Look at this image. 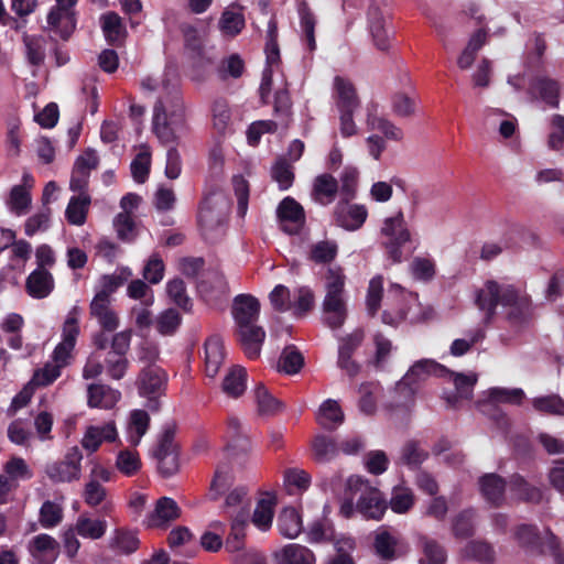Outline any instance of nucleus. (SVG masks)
I'll list each match as a JSON object with an SVG mask.
<instances>
[{"instance_id": "1", "label": "nucleus", "mask_w": 564, "mask_h": 564, "mask_svg": "<svg viewBox=\"0 0 564 564\" xmlns=\"http://www.w3.org/2000/svg\"><path fill=\"white\" fill-rule=\"evenodd\" d=\"M498 304L509 307L507 319L513 326L527 324L532 316V301L529 295L522 294L511 284L501 285L495 280H487L475 292V305L484 312L485 326L494 321Z\"/></svg>"}, {"instance_id": "2", "label": "nucleus", "mask_w": 564, "mask_h": 564, "mask_svg": "<svg viewBox=\"0 0 564 564\" xmlns=\"http://www.w3.org/2000/svg\"><path fill=\"white\" fill-rule=\"evenodd\" d=\"M153 132L163 144L175 143L188 130L186 108L178 91L166 101L159 99L153 108Z\"/></svg>"}, {"instance_id": "3", "label": "nucleus", "mask_w": 564, "mask_h": 564, "mask_svg": "<svg viewBox=\"0 0 564 564\" xmlns=\"http://www.w3.org/2000/svg\"><path fill=\"white\" fill-rule=\"evenodd\" d=\"M347 489L352 494H358L356 511L366 519L380 520L388 506L382 492L372 487L368 479L361 476H350L347 479Z\"/></svg>"}, {"instance_id": "4", "label": "nucleus", "mask_w": 564, "mask_h": 564, "mask_svg": "<svg viewBox=\"0 0 564 564\" xmlns=\"http://www.w3.org/2000/svg\"><path fill=\"white\" fill-rule=\"evenodd\" d=\"M519 544L530 552L539 554H550L554 558V564H564L563 551L558 539L550 531L541 538L538 528L532 524H520L514 532Z\"/></svg>"}, {"instance_id": "5", "label": "nucleus", "mask_w": 564, "mask_h": 564, "mask_svg": "<svg viewBox=\"0 0 564 564\" xmlns=\"http://www.w3.org/2000/svg\"><path fill=\"white\" fill-rule=\"evenodd\" d=\"M176 424H164L159 436L158 445L153 449V457L158 463V471L163 478L174 476L180 469V451L175 443Z\"/></svg>"}, {"instance_id": "6", "label": "nucleus", "mask_w": 564, "mask_h": 564, "mask_svg": "<svg viewBox=\"0 0 564 564\" xmlns=\"http://www.w3.org/2000/svg\"><path fill=\"white\" fill-rule=\"evenodd\" d=\"M135 383L139 394L148 400L147 408L152 412L159 411V398L164 394L167 383L165 370L156 365H149L139 372Z\"/></svg>"}, {"instance_id": "7", "label": "nucleus", "mask_w": 564, "mask_h": 564, "mask_svg": "<svg viewBox=\"0 0 564 564\" xmlns=\"http://www.w3.org/2000/svg\"><path fill=\"white\" fill-rule=\"evenodd\" d=\"M381 234L388 238L383 243L388 259L393 263H400L403 260L402 248L411 240V234L401 210L395 216L384 219Z\"/></svg>"}, {"instance_id": "8", "label": "nucleus", "mask_w": 564, "mask_h": 564, "mask_svg": "<svg viewBox=\"0 0 564 564\" xmlns=\"http://www.w3.org/2000/svg\"><path fill=\"white\" fill-rule=\"evenodd\" d=\"M56 4L50 10L46 22L47 30L63 41H67L74 33L77 17L74 7L78 0H55Z\"/></svg>"}, {"instance_id": "9", "label": "nucleus", "mask_w": 564, "mask_h": 564, "mask_svg": "<svg viewBox=\"0 0 564 564\" xmlns=\"http://www.w3.org/2000/svg\"><path fill=\"white\" fill-rule=\"evenodd\" d=\"M229 205L225 197L215 193L204 197L197 221L205 235L220 229L227 221Z\"/></svg>"}, {"instance_id": "10", "label": "nucleus", "mask_w": 564, "mask_h": 564, "mask_svg": "<svg viewBox=\"0 0 564 564\" xmlns=\"http://www.w3.org/2000/svg\"><path fill=\"white\" fill-rule=\"evenodd\" d=\"M82 452L77 446L68 449L64 459L46 466V475L54 482H69L80 476Z\"/></svg>"}, {"instance_id": "11", "label": "nucleus", "mask_w": 564, "mask_h": 564, "mask_svg": "<svg viewBox=\"0 0 564 564\" xmlns=\"http://www.w3.org/2000/svg\"><path fill=\"white\" fill-rule=\"evenodd\" d=\"M447 369L445 366L436 362L432 359H422L416 361L404 375V377L399 382V387L406 386L410 391L415 390V386L421 381H424L430 376H434L437 378L447 377Z\"/></svg>"}, {"instance_id": "12", "label": "nucleus", "mask_w": 564, "mask_h": 564, "mask_svg": "<svg viewBox=\"0 0 564 564\" xmlns=\"http://www.w3.org/2000/svg\"><path fill=\"white\" fill-rule=\"evenodd\" d=\"M323 301L324 321L332 329L341 327L347 317V307L344 299L345 290L327 289Z\"/></svg>"}, {"instance_id": "13", "label": "nucleus", "mask_w": 564, "mask_h": 564, "mask_svg": "<svg viewBox=\"0 0 564 564\" xmlns=\"http://www.w3.org/2000/svg\"><path fill=\"white\" fill-rule=\"evenodd\" d=\"M367 217L368 210L365 205L349 204V200H346V198L338 202L334 209L335 223L349 231L361 228Z\"/></svg>"}, {"instance_id": "14", "label": "nucleus", "mask_w": 564, "mask_h": 564, "mask_svg": "<svg viewBox=\"0 0 564 564\" xmlns=\"http://www.w3.org/2000/svg\"><path fill=\"white\" fill-rule=\"evenodd\" d=\"M260 302L251 294H238L234 299L232 303V317L236 326H242L254 324L260 316Z\"/></svg>"}, {"instance_id": "15", "label": "nucleus", "mask_w": 564, "mask_h": 564, "mask_svg": "<svg viewBox=\"0 0 564 564\" xmlns=\"http://www.w3.org/2000/svg\"><path fill=\"white\" fill-rule=\"evenodd\" d=\"M362 339L361 333L350 334L343 338L338 348L337 366L351 378L360 371V365L352 359V355L360 347Z\"/></svg>"}, {"instance_id": "16", "label": "nucleus", "mask_w": 564, "mask_h": 564, "mask_svg": "<svg viewBox=\"0 0 564 564\" xmlns=\"http://www.w3.org/2000/svg\"><path fill=\"white\" fill-rule=\"evenodd\" d=\"M237 340L245 355L253 360L260 356L261 346L265 339V332L261 326L254 324L237 326Z\"/></svg>"}, {"instance_id": "17", "label": "nucleus", "mask_w": 564, "mask_h": 564, "mask_svg": "<svg viewBox=\"0 0 564 564\" xmlns=\"http://www.w3.org/2000/svg\"><path fill=\"white\" fill-rule=\"evenodd\" d=\"M367 21L376 47L383 52L388 51L390 47V39L384 26V17L376 2H371L368 7Z\"/></svg>"}, {"instance_id": "18", "label": "nucleus", "mask_w": 564, "mask_h": 564, "mask_svg": "<svg viewBox=\"0 0 564 564\" xmlns=\"http://www.w3.org/2000/svg\"><path fill=\"white\" fill-rule=\"evenodd\" d=\"M28 549L30 554L42 564H52L59 554L58 542L45 533L34 536Z\"/></svg>"}, {"instance_id": "19", "label": "nucleus", "mask_w": 564, "mask_h": 564, "mask_svg": "<svg viewBox=\"0 0 564 564\" xmlns=\"http://www.w3.org/2000/svg\"><path fill=\"white\" fill-rule=\"evenodd\" d=\"M180 31L184 39L185 48L191 52L192 58L197 59L196 66L213 65V58L205 56L203 40L196 26L191 23H182Z\"/></svg>"}, {"instance_id": "20", "label": "nucleus", "mask_w": 564, "mask_h": 564, "mask_svg": "<svg viewBox=\"0 0 564 564\" xmlns=\"http://www.w3.org/2000/svg\"><path fill=\"white\" fill-rule=\"evenodd\" d=\"M276 214L281 223L288 221L295 225V228L292 229L284 228L290 235L299 234L305 224L304 208L293 197L288 196L283 198L278 206Z\"/></svg>"}, {"instance_id": "21", "label": "nucleus", "mask_w": 564, "mask_h": 564, "mask_svg": "<svg viewBox=\"0 0 564 564\" xmlns=\"http://www.w3.org/2000/svg\"><path fill=\"white\" fill-rule=\"evenodd\" d=\"M507 481L498 474H485L479 478V488L482 497L490 505L500 507L505 501Z\"/></svg>"}, {"instance_id": "22", "label": "nucleus", "mask_w": 564, "mask_h": 564, "mask_svg": "<svg viewBox=\"0 0 564 564\" xmlns=\"http://www.w3.org/2000/svg\"><path fill=\"white\" fill-rule=\"evenodd\" d=\"M447 376L453 378L455 392L445 397L451 408H457L460 400H470L473 398L474 387L477 382L476 375H465L449 370Z\"/></svg>"}, {"instance_id": "23", "label": "nucleus", "mask_w": 564, "mask_h": 564, "mask_svg": "<svg viewBox=\"0 0 564 564\" xmlns=\"http://www.w3.org/2000/svg\"><path fill=\"white\" fill-rule=\"evenodd\" d=\"M338 191V181L332 174L323 173L317 175L314 180L312 198L314 202L326 206L335 200Z\"/></svg>"}, {"instance_id": "24", "label": "nucleus", "mask_w": 564, "mask_h": 564, "mask_svg": "<svg viewBox=\"0 0 564 564\" xmlns=\"http://www.w3.org/2000/svg\"><path fill=\"white\" fill-rule=\"evenodd\" d=\"M25 289L33 299H45L54 289L53 275L46 269H35L26 278Z\"/></svg>"}, {"instance_id": "25", "label": "nucleus", "mask_w": 564, "mask_h": 564, "mask_svg": "<svg viewBox=\"0 0 564 564\" xmlns=\"http://www.w3.org/2000/svg\"><path fill=\"white\" fill-rule=\"evenodd\" d=\"M509 490L517 500L530 503H540L542 491L539 487L531 485L520 474H513L509 479Z\"/></svg>"}, {"instance_id": "26", "label": "nucleus", "mask_w": 564, "mask_h": 564, "mask_svg": "<svg viewBox=\"0 0 564 564\" xmlns=\"http://www.w3.org/2000/svg\"><path fill=\"white\" fill-rule=\"evenodd\" d=\"M24 184L14 185L8 198V206L10 210L17 216L25 215L32 203L30 191L26 188L25 184L28 182H33V177L25 173L22 177Z\"/></svg>"}, {"instance_id": "27", "label": "nucleus", "mask_w": 564, "mask_h": 564, "mask_svg": "<svg viewBox=\"0 0 564 564\" xmlns=\"http://www.w3.org/2000/svg\"><path fill=\"white\" fill-rule=\"evenodd\" d=\"M120 399V391L107 384L94 383L88 387V405L90 408L112 409Z\"/></svg>"}, {"instance_id": "28", "label": "nucleus", "mask_w": 564, "mask_h": 564, "mask_svg": "<svg viewBox=\"0 0 564 564\" xmlns=\"http://www.w3.org/2000/svg\"><path fill=\"white\" fill-rule=\"evenodd\" d=\"M180 516L181 509L176 501L169 497H162L156 501L154 511L149 516V527H161L178 519Z\"/></svg>"}, {"instance_id": "29", "label": "nucleus", "mask_w": 564, "mask_h": 564, "mask_svg": "<svg viewBox=\"0 0 564 564\" xmlns=\"http://www.w3.org/2000/svg\"><path fill=\"white\" fill-rule=\"evenodd\" d=\"M225 360V348L218 336H212L205 341V371L214 378Z\"/></svg>"}, {"instance_id": "30", "label": "nucleus", "mask_w": 564, "mask_h": 564, "mask_svg": "<svg viewBox=\"0 0 564 564\" xmlns=\"http://www.w3.org/2000/svg\"><path fill=\"white\" fill-rule=\"evenodd\" d=\"M530 89L536 94L550 107H558L560 104V86L554 79L544 76H538L532 79Z\"/></svg>"}, {"instance_id": "31", "label": "nucleus", "mask_w": 564, "mask_h": 564, "mask_svg": "<svg viewBox=\"0 0 564 564\" xmlns=\"http://www.w3.org/2000/svg\"><path fill=\"white\" fill-rule=\"evenodd\" d=\"M335 91L337 95L336 105L339 111H355L359 106V99L354 85L340 77L334 79Z\"/></svg>"}, {"instance_id": "32", "label": "nucleus", "mask_w": 564, "mask_h": 564, "mask_svg": "<svg viewBox=\"0 0 564 564\" xmlns=\"http://www.w3.org/2000/svg\"><path fill=\"white\" fill-rule=\"evenodd\" d=\"M90 204L91 197L89 194L72 196L65 209V218L68 224L83 226L87 220Z\"/></svg>"}, {"instance_id": "33", "label": "nucleus", "mask_w": 564, "mask_h": 564, "mask_svg": "<svg viewBox=\"0 0 564 564\" xmlns=\"http://www.w3.org/2000/svg\"><path fill=\"white\" fill-rule=\"evenodd\" d=\"M247 378L248 373L243 367L232 366L223 380V392L234 399L241 397L247 389Z\"/></svg>"}, {"instance_id": "34", "label": "nucleus", "mask_w": 564, "mask_h": 564, "mask_svg": "<svg viewBox=\"0 0 564 564\" xmlns=\"http://www.w3.org/2000/svg\"><path fill=\"white\" fill-rule=\"evenodd\" d=\"M280 533L289 539L296 538L303 529L302 517L293 507L284 508L278 517Z\"/></svg>"}, {"instance_id": "35", "label": "nucleus", "mask_w": 564, "mask_h": 564, "mask_svg": "<svg viewBox=\"0 0 564 564\" xmlns=\"http://www.w3.org/2000/svg\"><path fill=\"white\" fill-rule=\"evenodd\" d=\"M318 424L328 431H334L344 422V413L337 401L328 399L324 401L317 414Z\"/></svg>"}, {"instance_id": "36", "label": "nucleus", "mask_w": 564, "mask_h": 564, "mask_svg": "<svg viewBox=\"0 0 564 564\" xmlns=\"http://www.w3.org/2000/svg\"><path fill=\"white\" fill-rule=\"evenodd\" d=\"M304 367V356L294 345L286 346L278 361V371L289 376L296 375Z\"/></svg>"}, {"instance_id": "37", "label": "nucleus", "mask_w": 564, "mask_h": 564, "mask_svg": "<svg viewBox=\"0 0 564 564\" xmlns=\"http://www.w3.org/2000/svg\"><path fill=\"white\" fill-rule=\"evenodd\" d=\"M476 511L471 508L458 512L452 520V532L456 539L466 540L475 534Z\"/></svg>"}, {"instance_id": "38", "label": "nucleus", "mask_w": 564, "mask_h": 564, "mask_svg": "<svg viewBox=\"0 0 564 564\" xmlns=\"http://www.w3.org/2000/svg\"><path fill=\"white\" fill-rule=\"evenodd\" d=\"M275 498L268 496L258 501L252 516V523L261 531H268L274 517Z\"/></svg>"}, {"instance_id": "39", "label": "nucleus", "mask_w": 564, "mask_h": 564, "mask_svg": "<svg viewBox=\"0 0 564 564\" xmlns=\"http://www.w3.org/2000/svg\"><path fill=\"white\" fill-rule=\"evenodd\" d=\"M280 564H315L314 553L306 546L289 544L279 554Z\"/></svg>"}, {"instance_id": "40", "label": "nucleus", "mask_w": 564, "mask_h": 564, "mask_svg": "<svg viewBox=\"0 0 564 564\" xmlns=\"http://www.w3.org/2000/svg\"><path fill=\"white\" fill-rule=\"evenodd\" d=\"M254 397L260 415H275L283 408V403L274 398L263 383L256 387Z\"/></svg>"}, {"instance_id": "41", "label": "nucleus", "mask_w": 564, "mask_h": 564, "mask_svg": "<svg viewBox=\"0 0 564 564\" xmlns=\"http://www.w3.org/2000/svg\"><path fill=\"white\" fill-rule=\"evenodd\" d=\"M75 530L82 538L98 540L105 535L107 531V522L105 520H93L86 516H79Z\"/></svg>"}, {"instance_id": "42", "label": "nucleus", "mask_w": 564, "mask_h": 564, "mask_svg": "<svg viewBox=\"0 0 564 564\" xmlns=\"http://www.w3.org/2000/svg\"><path fill=\"white\" fill-rule=\"evenodd\" d=\"M26 59L33 66H41L45 59L46 40L42 35H23Z\"/></svg>"}, {"instance_id": "43", "label": "nucleus", "mask_w": 564, "mask_h": 564, "mask_svg": "<svg viewBox=\"0 0 564 564\" xmlns=\"http://www.w3.org/2000/svg\"><path fill=\"white\" fill-rule=\"evenodd\" d=\"M140 541L137 533L128 529L119 528L113 532L110 547L123 554H131L139 549Z\"/></svg>"}, {"instance_id": "44", "label": "nucleus", "mask_w": 564, "mask_h": 564, "mask_svg": "<svg viewBox=\"0 0 564 564\" xmlns=\"http://www.w3.org/2000/svg\"><path fill=\"white\" fill-rule=\"evenodd\" d=\"M245 72V62L239 54H231L216 67V74L220 80H227L229 77L237 79L242 76Z\"/></svg>"}, {"instance_id": "45", "label": "nucleus", "mask_w": 564, "mask_h": 564, "mask_svg": "<svg viewBox=\"0 0 564 564\" xmlns=\"http://www.w3.org/2000/svg\"><path fill=\"white\" fill-rule=\"evenodd\" d=\"M338 253V246L333 240H322L312 245L310 260L317 264L332 263Z\"/></svg>"}, {"instance_id": "46", "label": "nucleus", "mask_w": 564, "mask_h": 564, "mask_svg": "<svg viewBox=\"0 0 564 564\" xmlns=\"http://www.w3.org/2000/svg\"><path fill=\"white\" fill-rule=\"evenodd\" d=\"M465 336V338H457L452 343L449 351L453 356L460 357L467 354L475 344L485 339L486 332L484 327H477L466 330Z\"/></svg>"}, {"instance_id": "47", "label": "nucleus", "mask_w": 564, "mask_h": 564, "mask_svg": "<svg viewBox=\"0 0 564 564\" xmlns=\"http://www.w3.org/2000/svg\"><path fill=\"white\" fill-rule=\"evenodd\" d=\"M102 31L110 45H118L121 42L124 29L120 17L116 12H108L101 17Z\"/></svg>"}, {"instance_id": "48", "label": "nucleus", "mask_w": 564, "mask_h": 564, "mask_svg": "<svg viewBox=\"0 0 564 564\" xmlns=\"http://www.w3.org/2000/svg\"><path fill=\"white\" fill-rule=\"evenodd\" d=\"M150 425V416L145 410H133L130 413V444L138 445Z\"/></svg>"}, {"instance_id": "49", "label": "nucleus", "mask_w": 564, "mask_h": 564, "mask_svg": "<svg viewBox=\"0 0 564 564\" xmlns=\"http://www.w3.org/2000/svg\"><path fill=\"white\" fill-rule=\"evenodd\" d=\"M373 343L376 346V352L370 364L376 370L383 371L387 369V364L393 348L392 343L381 333L375 335Z\"/></svg>"}, {"instance_id": "50", "label": "nucleus", "mask_w": 564, "mask_h": 564, "mask_svg": "<svg viewBox=\"0 0 564 564\" xmlns=\"http://www.w3.org/2000/svg\"><path fill=\"white\" fill-rule=\"evenodd\" d=\"M532 406L540 413L564 416V400L558 394L536 397L532 400Z\"/></svg>"}, {"instance_id": "51", "label": "nucleus", "mask_w": 564, "mask_h": 564, "mask_svg": "<svg viewBox=\"0 0 564 564\" xmlns=\"http://www.w3.org/2000/svg\"><path fill=\"white\" fill-rule=\"evenodd\" d=\"M398 541L388 531L378 532L373 540V549L376 554L384 561H391L395 558V547Z\"/></svg>"}, {"instance_id": "52", "label": "nucleus", "mask_w": 564, "mask_h": 564, "mask_svg": "<svg viewBox=\"0 0 564 564\" xmlns=\"http://www.w3.org/2000/svg\"><path fill=\"white\" fill-rule=\"evenodd\" d=\"M419 543L429 564H445L447 554L441 543L426 535H421Z\"/></svg>"}, {"instance_id": "53", "label": "nucleus", "mask_w": 564, "mask_h": 564, "mask_svg": "<svg viewBox=\"0 0 564 564\" xmlns=\"http://www.w3.org/2000/svg\"><path fill=\"white\" fill-rule=\"evenodd\" d=\"M202 294L214 299L224 296L228 293L229 286L225 275L221 272H214L210 280L202 281L198 284Z\"/></svg>"}, {"instance_id": "54", "label": "nucleus", "mask_w": 564, "mask_h": 564, "mask_svg": "<svg viewBox=\"0 0 564 564\" xmlns=\"http://www.w3.org/2000/svg\"><path fill=\"white\" fill-rule=\"evenodd\" d=\"M464 555L481 563H491L495 560V551L492 546L485 542L473 540L464 547Z\"/></svg>"}, {"instance_id": "55", "label": "nucleus", "mask_w": 564, "mask_h": 564, "mask_svg": "<svg viewBox=\"0 0 564 564\" xmlns=\"http://www.w3.org/2000/svg\"><path fill=\"white\" fill-rule=\"evenodd\" d=\"M245 23L242 13L226 9L220 17L219 29L223 34L234 37L242 31Z\"/></svg>"}, {"instance_id": "56", "label": "nucleus", "mask_w": 564, "mask_h": 564, "mask_svg": "<svg viewBox=\"0 0 564 564\" xmlns=\"http://www.w3.org/2000/svg\"><path fill=\"white\" fill-rule=\"evenodd\" d=\"M166 292L173 303L183 311L189 312L192 310V300L186 293V285L182 279L175 278L169 281L166 284Z\"/></svg>"}, {"instance_id": "57", "label": "nucleus", "mask_w": 564, "mask_h": 564, "mask_svg": "<svg viewBox=\"0 0 564 564\" xmlns=\"http://www.w3.org/2000/svg\"><path fill=\"white\" fill-rule=\"evenodd\" d=\"M367 124L369 129L382 132L387 139L400 141L403 137L402 130L395 127L390 120L383 117H378L370 111L367 116Z\"/></svg>"}, {"instance_id": "58", "label": "nucleus", "mask_w": 564, "mask_h": 564, "mask_svg": "<svg viewBox=\"0 0 564 564\" xmlns=\"http://www.w3.org/2000/svg\"><path fill=\"white\" fill-rule=\"evenodd\" d=\"M414 505V495L410 488L397 486L392 489L390 508L395 513H405Z\"/></svg>"}, {"instance_id": "59", "label": "nucleus", "mask_w": 564, "mask_h": 564, "mask_svg": "<svg viewBox=\"0 0 564 564\" xmlns=\"http://www.w3.org/2000/svg\"><path fill=\"white\" fill-rule=\"evenodd\" d=\"M273 110L281 123L288 127L292 115V100L286 88L275 91Z\"/></svg>"}, {"instance_id": "60", "label": "nucleus", "mask_w": 564, "mask_h": 564, "mask_svg": "<svg viewBox=\"0 0 564 564\" xmlns=\"http://www.w3.org/2000/svg\"><path fill=\"white\" fill-rule=\"evenodd\" d=\"M116 466L126 476L135 475L141 468L138 452L130 449L120 451L117 456Z\"/></svg>"}, {"instance_id": "61", "label": "nucleus", "mask_w": 564, "mask_h": 564, "mask_svg": "<svg viewBox=\"0 0 564 564\" xmlns=\"http://www.w3.org/2000/svg\"><path fill=\"white\" fill-rule=\"evenodd\" d=\"M427 457V452L421 449L415 441L406 442L401 451V459L410 468L419 467Z\"/></svg>"}, {"instance_id": "62", "label": "nucleus", "mask_w": 564, "mask_h": 564, "mask_svg": "<svg viewBox=\"0 0 564 564\" xmlns=\"http://www.w3.org/2000/svg\"><path fill=\"white\" fill-rule=\"evenodd\" d=\"M213 123L214 128L219 132H225L230 121V108L227 99L218 98L213 102L212 106Z\"/></svg>"}, {"instance_id": "63", "label": "nucleus", "mask_w": 564, "mask_h": 564, "mask_svg": "<svg viewBox=\"0 0 564 564\" xmlns=\"http://www.w3.org/2000/svg\"><path fill=\"white\" fill-rule=\"evenodd\" d=\"M271 176L279 184L281 191L289 189L295 177L292 166L284 159H280L275 162L271 170Z\"/></svg>"}, {"instance_id": "64", "label": "nucleus", "mask_w": 564, "mask_h": 564, "mask_svg": "<svg viewBox=\"0 0 564 564\" xmlns=\"http://www.w3.org/2000/svg\"><path fill=\"white\" fill-rule=\"evenodd\" d=\"M182 317L174 308L164 311L156 319V330L164 336L173 335L180 327Z\"/></svg>"}]
</instances>
